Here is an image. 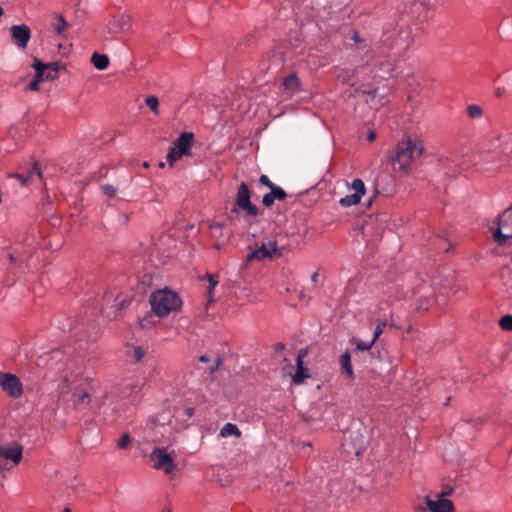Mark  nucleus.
Returning a JSON list of instances; mask_svg holds the SVG:
<instances>
[{"mask_svg":"<svg viewBox=\"0 0 512 512\" xmlns=\"http://www.w3.org/2000/svg\"><path fill=\"white\" fill-rule=\"evenodd\" d=\"M423 151L421 140L405 136L397 145L394 162L399 165L400 170H406L415 158L422 155Z\"/></svg>","mask_w":512,"mask_h":512,"instance_id":"nucleus-1","label":"nucleus"},{"mask_svg":"<svg viewBox=\"0 0 512 512\" xmlns=\"http://www.w3.org/2000/svg\"><path fill=\"white\" fill-rule=\"evenodd\" d=\"M150 305L152 311L160 317L168 315L172 311L178 310L182 301L177 293L168 290H157L150 296Z\"/></svg>","mask_w":512,"mask_h":512,"instance_id":"nucleus-2","label":"nucleus"},{"mask_svg":"<svg viewBox=\"0 0 512 512\" xmlns=\"http://www.w3.org/2000/svg\"><path fill=\"white\" fill-rule=\"evenodd\" d=\"M194 141V134L192 132H183L173 142L172 146L166 155V160L170 166H173L176 161L183 156L192 155V144Z\"/></svg>","mask_w":512,"mask_h":512,"instance_id":"nucleus-3","label":"nucleus"},{"mask_svg":"<svg viewBox=\"0 0 512 512\" xmlns=\"http://www.w3.org/2000/svg\"><path fill=\"white\" fill-rule=\"evenodd\" d=\"M240 211L245 212V218L256 217L260 214L259 208L251 202V191L245 182L238 186L235 206L231 209V213L238 214Z\"/></svg>","mask_w":512,"mask_h":512,"instance_id":"nucleus-4","label":"nucleus"},{"mask_svg":"<svg viewBox=\"0 0 512 512\" xmlns=\"http://www.w3.org/2000/svg\"><path fill=\"white\" fill-rule=\"evenodd\" d=\"M174 454V451L169 453L165 447H155L150 454V459L153 461V468L162 470L168 475L174 474L176 470Z\"/></svg>","mask_w":512,"mask_h":512,"instance_id":"nucleus-5","label":"nucleus"},{"mask_svg":"<svg viewBox=\"0 0 512 512\" xmlns=\"http://www.w3.org/2000/svg\"><path fill=\"white\" fill-rule=\"evenodd\" d=\"M0 389L13 399H18L23 395L20 378L9 372L0 371Z\"/></svg>","mask_w":512,"mask_h":512,"instance_id":"nucleus-6","label":"nucleus"},{"mask_svg":"<svg viewBox=\"0 0 512 512\" xmlns=\"http://www.w3.org/2000/svg\"><path fill=\"white\" fill-rule=\"evenodd\" d=\"M498 244H505L506 239L512 238V205L498 216V228L494 234Z\"/></svg>","mask_w":512,"mask_h":512,"instance_id":"nucleus-7","label":"nucleus"},{"mask_svg":"<svg viewBox=\"0 0 512 512\" xmlns=\"http://www.w3.org/2000/svg\"><path fill=\"white\" fill-rule=\"evenodd\" d=\"M274 256L281 257L282 251L278 248L277 242L268 241L267 243H263L256 250L250 252L247 255V260H263L265 258H273Z\"/></svg>","mask_w":512,"mask_h":512,"instance_id":"nucleus-8","label":"nucleus"},{"mask_svg":"<svg viewBox=\"0 0 512 512\" xmlns=\"http://www.w3.org/2000/svg\"><path fill=\"white\" fill-rule=\"evenodd\" d=\"M11 41L18 49H25L31 38V29L26 24L10 27Z\"/></svg>","mask_w":512,"mask_h":512,"instance_id":"nucleus-9","label":"nucleus"},{"mask_svg":"<svg viewBox=\"0 0 512 512\" xmlns=\"http://www.w3.org/2000/svg\"><path fill=\"white\" fill-rule=\"evenodd\" d=\"M351 188L355 191L353 194L346 195L339 200L342 207H351L360 203L362 196L365 194L366 189L364 182L356 178L351 183Z\"/></svg>","mask_w":512,"mask_h":512,"instance_id":"nucleus-10","label":"nucleus"},{"mask_svg":"<svg viewBox=\"0 0 512 512\" xmlns=\"http://www.w3.org/2000/svg\"><path fill=\"white\" fill-rule=\"evenodd\" d=\"M448 495L446 492L437 494V499L432 500L426 497V505L431 512H455L453 502L445 496Z\"/></svg>","mask_w":512,"mask_h":512,"instance_id":"nucleus-11","label":"nucleus"},{"mask_svg":"<svg viewBox=\"0 0 512 512\" xmlns=\"http://www.w3.org/2000/svg\"><path fill=\"white\" fill-rule=\"evenodd\" d=\"M23 448L18 443L12 445L0 444V457L4 461L11 460L14 465H18L22 459Z\"/></svg>","mask_w":512,"mask_h":512,"instance_id":"nucleus-12","label":"nucleus"},{"mask_svg":"<svg viewBox=\"0 0 512 512\" xmlns=\"http://www.w3.org/2000/svg\"><path fill=\"white\" fill-rule=\"evenodd\" d=\"M8 177L17 179L21 186H27L33 181L35 177H41V171L38 163L35 162L26 172L12 173L9 174Z\"/></svg>","mask_w":512,"mask_h":512,"instance_id":"nucleus-13","label":"nucleus"},{"mask_svg":"<svg viewBox=\"0 0 512 512\" xmlns=\"http://www.w3.org/2000/svg\"><path fill=\"white\" fill-rule=\"evenodd\" d=\"M306 350L301 349L296 358L297 370L292 376L293 383L299 385L304 382L306 378H309V374L306 373L307 369L303 366V358L306 356Z\"/></svg>","mask_w":512,"mask_h":512,"instance_id":"nucleus-14","label":"nucleus"},{"mask_svg":"<svg viewBox=\"0 0 512 512\" xmlns=\"http://www.w3.org/2000/svg\"><path fill=\"white\" fill-rule=\"evenodd\" d=\"M287 197V193L281 188H272L269 193H266L262 198V203L265 207H271L275 200L283 201Z\"/></svg>","mask_w":512,"mask_h":512,"instance_id":"nucleus-15","label":"nucleus"},{"mask_svg":"<svg viewBox=\"0 0 512 512\" xmlns=\"http://www.w3.org/2000/svg\"><path fill=\"white\" fill-rule=\"evenodd\" d=\"M32 66L35 69L36 78H38L41 82L56 79V74L47 71L45 69V63H43L41 60L35 59Z\"/></svg>","mask_w":512,"mask_h":512,"instance_id":"nucleus-16","label":"nucleus"},{"mask_svg":"<svg viewBox=\"0 0 512 512\" xmlns=\"http://www.w3.org/2000/svg\"><path fill=\"white\" fill-rule=\"evenodd\" d=\"M283 86L291 94H295L301 90V81L296 73H290L284 78Z\"/></svg>","mask_w":512,"mask_h":512,"instance_id":"nucleus-17","label":"nucleus"},{"mask_svg":"<svg viewBox=\"0 0 512 512\" xmlns=\"http://www.w3.org/2000/svg\"><path fill=\"white\" fill-rule=\"evenodd\" d=\"M340 366L342 373L345 374L347 378H354V371L351 363V355L348 351L344 352L340 356Z\"/></svg>","mask_w":512,"mask_h":512,"instance_id":"nucleus-18","label":"nucleus"},{"mask_svg":"<svg viewBox=\"0 0 512 512\" xmlns=\"http://www.w3.org/2000/svg\"><path fill=\"white\" fill-rule=\"evenodd\" d=\"M361 92L363 94H367L369 96V98L366 101L368 103H370V105L372 107H374L375 109H378L385 104V102L383 101V97H381L378 93V89H373V90L364 89V90H361Z\"/></svg>","mask_w":512,"mask_h":512,"instance_id":"nucleus-19","label":"nucleus"},{"mask_svg":"<svg viewBox=\"0 0 512 512\" xmlns=\"http://www.w3.org/2000/svg\"><path fill=\"white\" fill-rule=\"evenodd\" d=\"M91 62L98 70H105L109 66V58L105 54L94 52L91 57Z\"/></svg>","mask_w":512,"mask_h":512,"instance_id":"nucleus-20","label":"nucleus"},{"mask_svg":"<svg viewBox=\"0 0 512 512\" xmlns=\"http://www.w3.org/2000/svg\"><path fill=\"white\" fill-rule=\"evenodd\" d=\"M127 354L133 359L135 363H139L146 355L145 350L141 346L130 345Z\"/></svg>","mask_w":512,"mask_h":512,"instance_id":"nucleus-21","label":"nucleus"},{"mask_svg":"<svg viewBox=\"0 0 512 512\" xmlns=\"http://www.w3.org/2000/svg\"><path fill=\"white\" fill-rule=\"evenodd\" d=\"M382 293L385 297H387V301L399 299L401 296V291L395 285H386L383 287Z\"/></svg>","mask_w":512,"mask_h":512,"instance_id":"nucleus-22","label":"nucleus"},{"mask_svg":"<svg viewBox=\"0 0 512 512\" xmlns=\"http://www.w3.org/2000/svg\"><path fill=\"white\" fill-rule=\"evenodd\" d=\"M71 400L77 406L84 405V404H88L91 401V396L88 392L75 391L72 394Z\"/></svg>","mask_w":512,"mask_h":512,"instance_id":"nucleus-23","label":"nucleus"},{"mask_svg":"<svg viewBox=\"0 0 512 512\" xmlns=\"http://www.w3.org/2000/svg\"><path fill=\"white\" fill-rule=\"evenodd\" d=\"M220 434L223 437H227V436H231V435H234L236 437H240L241 436V431L239 430L237 425L232 424V423H226L222 427Z\"/></svg>","mask_w":512,"mask_h":512,"instance_id":"nucleus-24","label":"nucleus"},{"mask_svg":"<svg viewBox=\"0 0 512 512\" xmlns=\"http://www.w3.org/2000/svg\"><path fill=\"white\" fill-rule=\"evenodd\" d=\"M206 278L208 279V282H209L208 289H207V296H208V299L210 302V301H212V298H213L214 289L219 283V277H218V275L207 273Z\"/></svg>","mask_w":512,"mask_h":512,"instance_id":"nucleus-25","label":"nucleus"},{"mask_svg":"<svg viewBox=\"0 0 512 512\" xmlns=\"http://www.w3.org/2000/svg\"><path fill=\"white\" fill-rule=\"evenodd\" d=\"M466 112L469 118L479 119L483 116L482 108L477 104H470L466 108Z\"/></svg>","mask_w":512,"mask_h":512,"instance_id":"nucleus-26","label":"nucleus"},{"mask_svg":"<svg viewBox=\"0 0 512 512\" xmlns=\"http://www.w3.org/2000/svg\"><path fill=\"white\" fill-rule=\"evenodd\" d=\"M145 103L155 115H159V100L156 96H148L145 99Z\"/></svg>","mask_w":512,"mask_h":512,"instance_id":"nucleus-27","label":"nucleus"},{"mask_svg":"<svg viewBox=\"0 0 512 512\" xmlns=\"http://www.w3.org/2000/svg\"><path fill=\"white\" fill-rule=\"evenodd\" d=\"M132 442V438L128 433H124L117 441L118 449H126Z\"/></svg>","mask_w":512,"mask_h":512,"instance_id":"nucleus-28","label":"nucleus"},{"mask_svg":"<svg viewBox=\"0 0 512 512\" xmlns=\"http://www.w3.org/2000/svg\"><path fill=\"white\" fill-rule=\"evenodd\" d=\"M499 325L504 331H512V315H505L501 317Z\"/></svg>","mask_w":512,"mask_h":512,"instance_id":"nucleus-29","label":"nucleus"},{"mask_svg":"<svg viewBox=\"0 0 512 512\" xmlns=\"http://www.w3.org/2000/svg\"><path fill=\"white\" fill-rule=\"evenodd\" d=\"M68 27V23L64 19L62 15H57V24L54 27V30L58 35L62 34L63 31Z\"/></svg>","mask_w":512,"mask_h":512,"instance_id":"nucleus-30","label":"nucleus"},{"mask_svg":"<svg viewBox=\"0 0 512 512\" xmlns=\"http://www.w3.org/2000/svg\"><path fill=\"white\" fill-rule=\"evenodd\" d=\"M387 326V320H378L377 325L374 330L373 340L376 342V340L380 337V335L383 333L384 328Z\"/></svg>","mask_w":512,"mask_h":512,"instance_id":"nucleus-31","label":"nucleus"},{"mask_svg":"<svg viewBox=\"0 0 512 512\" xmlns=\"http://www.w3.org/2000/svg\"><path fill=\"white\" fill-rule=\"evenodd\" d=\"M356 343V349L359 351H367L372 348L375 341L372 339L370 342H364L362 340L353 339Z\"/></svg>","mask_w":512,"mask_h":512,"instance_id":"nucleus-32","label":"nucleus"},{"mask_svg":"<svg viewBox=\"0 0 512 512\" xmlns=\"http://www.w3.org/2000/svg\"><path fill=\"white\" fill-rule=\"evenodd\" d=\"M60 68H61V64L59 62L45 63V69L51 73H55L56 78L58 77Z\"/></svg>","mask_w":512,"mask_h":512,"instance_id":"nucleus-33","label":"nucleus"},{"mask_svg":"<svg viewBox=\"0 0 512 512\" xmlns=\"http://www.w3.org/2000/svg\"><path fill=\"white\" fill-rule=\"evenodd\" d=\"M259 182H260L262 185H264V186H266L267 188H269V189H272V188H278V187H279V186L275 185V184H274V183L269 179V177H268L267 175H265V174H263V175H261V176H260V178H259Z\"/></svg>","mask_w":512,"mask_h":512,"instance_id":"nucleus-34","label":"nucleus"},{"mask_svg":"<svg viewBox=\"0 0 512 512\" xmlns=\"http://www.w3.org/2000/svg\"><path fill=\"white\" fill-rule=\"evenodd\" d=\"M102 190L109 198H113L116 194L115 188L110 184L103 185Z\"/></svg>","mask_w":512,"mask_h":512,"instance_id":"nucleus-35","label":"nucleus"},{"mask_svg":"<svg viewBox=\"0 0 512 512\" xmlns=\"http://www.w3.org/2000/svg\"><path fill=\"white\" fill-rule=\"evenodd\" d=\"M41 81L36 78V76L34 77V79L27 85V89L28 90H31V91H39V83Z\"/></svg>","mask_w":512,"mask_h":512,"instance_id":"nucleus-36","label":"nucleus"},{"mask_svg":"<svg viewBox=\"0 0 512 512\" xmlns=\"http://www.w3.org/2000/svg\"><path fill=\"white\" fill-rule=\"evenodd\" d=\"M351 40H353L355 44H362V43H364V40L360 37L358 32H353V34L351 36Z\"/></svg>","mask_w":512,"mask_h":512,"instance_id":"nucleus-37","label":"nucleus"},{"mask_svg":"<svg viewBox=\"0 0 512 512\" xmlns=\"http://www.w3.org/2000/svg\"><path fill=\"white\" fill-rule=\"evenodd\" d=\"M355 75V70H351V71H346L345 74L343 75V82H347L349 81V79L351 77H353Z\"/></svg>","mask_w":512,"mask_h":512,"instance_id":"nucleus-38","label":"nucleus"},{"mask_svg":"<svg viewBox=\"0 0 512 512\" xmlns=\"http://www.w3.org/2000/svg\"><path fill=\"white\" fill-rule=\"evenodd\" d=\"M221 363H222L221 359L217 358L215 364L210 367V373H214L219 368Z\"/></svg>","mask_w":512,"mask_h":512,"instance_id":"nucleus-39","label":"nucleus"},{"mask_svg":"<svg viewBox=\"0 0 512 512\" xmlns=\"http://www.w3.org/2000/svg\"><path fill=\"white\" fill-rule=\"evenodd\" d=\"M505 93V89L504 88H501V87H498L495 89V95L496 97L498 98H501Z\"/></svg>","mask_w":512,"mask_h":512,"instance_id":"nucleus-40","label":"nucleus"},{"mask_svg":"<svg viewBox=\"0 0 512 512\" xmlns=\"http://www.w3.org/2000/svg\"><path fill=\"white\" fill-rule=\"evenodd\" d=\"M194 412H195L194 408L188 407V408L185 409L184 414L187 417H192L194 415Z\"/></svg>","mask_w":512,"mask_h":512,"instance_id":"nucleus-41","label":"nucleus"},{"mask_svg":"<svg viewBox=\"0 0 512 512\" xmlns=\"http://www.w3.org/2000/svg\"><path fill=\"white\" fill-rule=\"evenodd\" d=\"M512 26V19H507L506 21H503L501 24H500V28H504L505 26Z\"/></svg>","mask_w":512,"mask_h":512,"instance_id":"nucleus-42","label":"nucleus"},{"mask_svg":"<svg viewBox=\"0 0 512 512\" xmlns=\"http://www.w3.org/2000/svg\"><path fill=\"white\" fill-rule=\"evenodd\" d=\"M199 361L203 362V363H206V362L210 361V358H209L208 355H202V356L199 357Z\"/></svg>","mask_w":512,"mask_h":512,"instance_id":"nucleus-43","label":"nucleus"},{"mask_svg":"<svg viewBox=\"0 0 512 512\" xmlns=\"http://www.w3.org/2000/svg\"><path fill=\"white\" fill-rule=\"evenodd\" d=\"M318 277H319V273L318 272H314L311 276V280L313 282H317L318 281Z\"/></svg>","mask_w":512,"mask_h":512,"instance_id":"nucleus-44","label":"nucleus"},{"mask_svg":"<svg viewBox=\"0 0 512 512\" xmlns=\"http://www.w3.org/2000/svg\"><path fill=\"white\" fill-rule=\"evenodd\" d=\"M375 139V134L373 132H371L369 135H368V140L369 141H373Z\"/></svg>","mask_w":512,"mask_h":512,"instance_id":"nucleus-45","label":"nucleus"},{"mask_svg":"<svg viewBox=\"0 0 512 512\" xmlns=\"http://www.w3.org/2000/svg\"><path fill=\"white\" fill-rule=\"evenodd\" d=\"M2 201H3V192H2V190L0 189V204L2 203Z\"/></svg>","mask_w":512,"mask_h":512,"instance_id":"nucleus-46","label":"nucleus"},{"mask_svg":"<svg viewBox=\"0 0 512 512\" xmlns=\"http://www.w3.org/2000/svg\"><path fill=\"white\" fill-rule=\"evenodd\" d=\"M9 258H10V261H11V262H14V261H15V258L13 257V255H12V254H9Z\"/></svg>","mask_w":512,"mask_h":512,"instance_id":"nucleus-47","label":"nucleus"},{"mask_svg":"<svg viewBox=\"0 0 512 512\" xmlns=\"http://www.w3.org/2000/svg\"><path fill=\"white\" fill-rule=\"evenodd\" d=\"M63 512H71L70 508H65Z\"/></svg>","mask_w":512,"mask_h":512,"instance_id":"nucleus-48","label":"nucleus"},{"mask_svg":"<svg viewBox=\"0 0 512 512\" xmlns=\"http://www.w3.org/2000/svg\"><path fill=\"white\" fill-rule=\"evenodd\" d=\"M159 167H164V163H162V162H161V163L159 164Z\"/></svg>","mask_w":512,"mask_h":512,"instance_id":"nucleus-49","label":"nucleus"},{"mask_svg":"<svg viewBox=\"0 0 512 512\" xmlns=\"http://www.w3.org/2000/svg\"><path fill=\"white\" fill-rule=\"evenodd\" d=\"M167 512H170V510H167Z\"/></svg>","mask_w":512,"mask_h":512,"instance_id":"nucleus-50","label":"nucleus"}]
</instances>
